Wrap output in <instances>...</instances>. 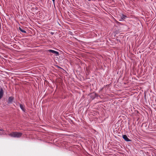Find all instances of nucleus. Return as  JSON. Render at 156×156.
Here are the masks:
<instances>
[{
    "instance_id": "f257e3e1",
    "label": "nucleus",
    "mask_w": 156,
    "mask_h": 156,
    "mask_svg": "<svg viewBox=\"0 0 156 156\" xmlns=\"http://www.w3.org/2000/svg\"><path fill=\"white\" fill-rule=\"evenodd\" d=\"M22 135V133H21L18 132H13L9 134V136L11 137L20 138Z\"/></svg>"
},
{
    "instance_id": "1a4fd4ad",
    "label": "nucleus",
    "mask_w": 156,
    "mask_h": 156,
    "mask_svg": "<svg viewBox=\"0 0 156 156\" xmlns=\"http://www.w3.org/2000/svg\"><path fill=\"white\" fill-rule=\"evenodd\" d=\"M52 0L53 4H54L55 3V0Z\"/></svg>"
},
{
    "instance_id": "f8f14e48",
    "label": "nucleus",
    "mask_w": 156,
    "mask_h": 156,
    "mask_svg": "<svg viewBox=\"0 0 156 156\" xmlns=\"http://www.w3.org/2000/svg\"><path fill=\"white\" fill-rule=\"evenodd\" d=\"M2 97H1V96H0V99L2 98Z\"/></svg>"
},
{
    "instance_id": "6e6552de",
    "label": "nucleus",
    "mask_w": 156,
    "mask_h": 156,
    "mask_svg": "<svg viewBox=\"0 0 156 156\" xmlns=\"http://www.w3.org/2000/svg\"><path fill=\"white\" fill-rule=\"evenodd\" d=\"M126 16L125 15H123V14H122V16H121V17L122 18V19H125V18L126 17Z\"/></svg>"
},
{
    "instance_id": "0eeeda50",
    "label": "nucleus",
    "mask_w": 156,
    "mask_h": 156,
    "mask_svg": "<svg viewBox=\"0 0 156 156\" xmlns=\"http://www.w3.org/2000/svg\"><path fill=\"white\" fill-rule=\"evenodd\" d=\"M19 30L22 32L24 33H26V31H25V30H23L20 27H19Z\"/></svg>"
},
{
    "instance_id": "9d476101",
    "label": "nucleus",
    "mask_w": 156,
    "mask_h": 156,
    "mask_svg": "<svg viewBox=\"0 0 156 156\" xmlns=\"http://www.w3.org/2000/svg\"><path fill=\"white\" fill-rule=\"evenodd\" d=\"M0 131H3L4 130L3 129H0Z\"/></svg>"
},
{
    "instance_id": "9b49d317",
    "label": "nucleus",
    "mask_w": 156,
    "mask_h": 156,
    "mask_svg": "<svg viewBox=\"0 0 156 156\" xmlns=\"http://www.w3.org/2000/svg\"><path fill=\"white\" fill-rule=\"evenodd\" d=\"M51 34H52V35H53V34H54V33H52Z\"/></svg>"
},
{
    "instance_id": "423d86ee",
    "label": "nucleus",
    "mask_w": 156,
    "mask_h": 156,
    "mask_svg": "<svg viewBox=\"0 0 156 156\" xmlns=\"http://www.w3.org/2000/svg\"><path fill=\"white\" fill-rule=\"evenodd\" d=\"M3 94V91L2 89L1 88L0 90V96L2 97Z\"/></svg>"
},
{
    "instance_id": "f03ea898",
    "label": "nucleus",
    "mask_w": 156,
    "mask_h": 156,
    "mask_svg": "<svg viewBox=\"0 0 156 156\" xmlns=\"http://www.w3.org/2000/svg\"><path fill=\"white\" fill-rule=\"evenodd\" d=\"M122 137L123 139L126 141H131V140L129 139L127 136L126 135H123Z\"/></svg>"
},
{
    "instance_id": "39448f33",
    "label": "nucleus",
    "mask_w": 156,
    "mask_h": 156,
    "mask_svg": "<svg viewBox=\"0 0 156 156\" xmlns=\"http://www.w3.org/2000/svg\"><path fill=\"white\" fill-rule=\"evenodd\" d=\"M20 107L21 109L23 111H25V106L24 105L21 104L20 105Z\"/></svg>"
},
{
    "instance_id": "20e7f679",
    "label": "nucleus",
    "mask_w": 156,
    "mask_h": 156,
    "mask_svg": "<svg viewBox=\"0 0 156 156\" xmlns=\"http://www.w3.org/2000/svg\"><path fill=\"white\" fill-rule=\"evenodd\" d=\"M13 99V98L12 97H10L8 98V103L10 104L11 103Z\"/></svg>"
},
{
    "instance_id": "7ed1b4c3",
    "label": "nucleus",
    "mask_w": 156,
    "mask_h": 156,
    "mask_svg": "<svg viewBox=\"0 0 156 156\" xmlns=\"http://www.w3.org/2000/svg\"><path fill=\"white\" fill-rule=\"evenodd\" d=\"M48 51L49 52H51V53H55V54H56V56L58 55H59V53H58V51H54V50H51V49L48 50Z\"/></svg>"
}]
</instances>
